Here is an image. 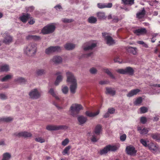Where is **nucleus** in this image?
Listing matches in <instances>:
<instances>
[{
  "instance_id": "nucleus-1",
  "label": "nucleus",
  "mask_w": 160,
  "mask_h": 160,
  "mask_svg": "<svg viewBox=\"0 0 160 160\" xmlns=\"http://www.w3.org/2000/svg\"><path fill=\"white\" fill-rule=\"evenodd\" d=\"M67 77V82L71 84L70 86L71 92L73 94L75 93L77 88L76 79L73 73L70 72L66 73Z\"/></svg>"
},
{
  "instance_id": "nucleus-2",
  "label": "nucleus",
  "mask_w": 160,
  "mask_h": 160,
  "mask_svg": "<svg viewBox=\"0 0 160 160\" xmlns=\"http://www.w3.org/2000/svg\"><path fill=\"white\" fill-rule=\"evenodd\" d=\"M37 51V44L34 43L28 44L23 48L24 53L29 57H33Z\"/></svg>"
},
{
  "instance_id": "nucleus-3",
  "label": "nucleus",
  "mask_w": 160,
  "mask_h": 160,
  "mask_svg": "<svg viewBox=\"0 0 160 160\" xmlns=\"http://www.w3.org/2000/svg\"><path fill=\"white\" fill-rule=\"evenodd\" d=\"M102 131V128L101 125L98 124L95 127L94 130L92 133L89 132L88 133V136H91L90 139L92 142H96L99 139L98 137L101 133Z\"/></svg>"
},
{
  "instance_id": "nucleus-4",
  "label": "nucleus",
  "mask_w": 160,
  "mask_h": 160,
  "mask_svg": "<svg viewBox=\"0 0 160 160\" xmlns=\"http://www.w3.org/2000/svg\"><path fill=\"white\" fill-rule=\"evenodd\" d=\"M82 109L83 107L81 104L77 103L73 104L70 108V114L73 117H76L79 111Z\"/></svg>"
},
{
  "instance_id": "nucleus-5",
  "label": "nucleus",
  "mask_w": 160,
  "mask_h": 160,
  "mask_svg": "<svg viewBox=\"0 0 160 160\" xmlns=\"http://www.w3.org/2000/svg\"><path fill=\"white\" fill-rule=\"evenodd\" d=\"M119 147V144L115 145H108L103 149L100 151V153L101 155L106 154L108 151H115L117 150Z\"/></svg>"
},
{
  "instance_id": "nucleus-6",
  "label": "nucleus",
  "mask_w": 160,
  "mask_h": 160,
  "mask_svg": "<svg viewBox=\"0 0 160 160\" xmlns=\"http://www.w3.org/2000/svg\"><path fill=\"white\" fill-rule=\"evenodd\" d=\"M55 28V26L52 24L48 25L43 28L41 32L43 34L50 33L54 32Z\"/></svg>"
},
{
  "instance_id": "nucleus-7",
  "label": "nucleus",
  "mask_w": 160,
  "mask_h": 160,
  "mask_svg": "<svg viewBox=\"0 0 160 160\" xmlns=\"http://www.w3.org/2000/svg\"><path fill=\"white\" fill-rule=\"evenodd\" d=\"M102 34L106 43L108 45H111L115 43L114 40L112 39L111 36L109 35L108 33L106 32H103Z\"/></svg>"
},
{
  "instance_id": "nucleus-8",
  "label": "nucleus",
  "mask_w": 160,
  "mask_h": 160,
  "mask_svg": "<svg viewBox=\"0 0 160 160\" xmlns=\"http://www.w3.org/2000/svg\"><path fill=\"white\" fill-rule=\"evenodd\" d=\"M96 46V43L91 41L85 43L83 46L82 47L84 51H87L93 49Z\"/></svg>"
},
{
  "instance_id": "nucleus-9",
  "label": "nucleus",
  "mask_w": 160,
  "mask_h": 160,
  "mask_svg": "<svg viewBox=\"0 0 160 160\" xmlns=\"http://www.w3.org/2000/svg\"><path fill=\"white\" fill-rule=\"evenodd\" d=\"M68 128V127L65 125H48L46 128L48 130H65Z\"/></svg>"
},
{
  "instance_id": "nucleus-10",
  "label": "nucleus",
  "mask_w": 160,
  "mask_h": 160,
  "mask_svg": "<svg viewBox=\"0 0 160 160\" xmlns=\"http://www.w3.org/2000/svg\"><path fill=\"white\" fill-rule=\"evenodd\" d=\"M61 50V48L59 47H50L45 50V52L46 54H48L54 52H59Z\"/></svg>"
},
{
  "instance_id": "nucleus-11",
  "label": "nucleus",
  "mask_w": 160,
  "mask_h": 160,
  "mask_svg": "<svg viewBox=\"0 0 160 160\" xmlns=\"http://www.w3.org/2000/svg\"><path fill=\"white\" fill-rule=\"evenodd\" d=\"M30 97L32 99H37L40 96V94L38 90L36 88L34 89L29 93Z\"/></svg>"
},
{
  "instance_id": "nucleus-12",
  "label": "nucleus",
  "mask_w": 160,
  "mask_h": 160,
  "mask_svg": "<svg viewBox=\"0 0 160 160\" xmlns=\"http://www.w3.org/2000/svg\"><path fill=\"white\" fill-rule=\"evenodd\" d=\"M14 136L17 137H23L25 138L29 137L31 136V133L26 132H16L13 134Z\"/></svg>"
},
{
  "instance_id": "nucleus-13",
  "label": "nucleus",
  "mask_w": 160,
  "mask_h": 160,
  "mask_svg": "<svg viewBox=\"0 0 160 160\" xmlns=\"http://www.w3.org/2000/svg\"><path fill=\"white\" fill-rule=\"evenodd\" d=\"M148 147L152 152H155L160 151V149L158 145L152 143H150L149 144Z\"/></svg>"
},
{
  "instance_id": "nucleus-14",
  "label": "nucleus",
  "mask_w": 160,
  "mask_h": 160,
  "mask_svg": "<svg viewBox=\"0 0 160 160\" xmlns=\"http://www.w3.org/2000/svg\"><path fill=\"white\" fill-rule=\"evenodd\" d=\"M127 153L131 155H135L137 152L135 148L132 146H127L126 148Z\"/></svg>"
},
{
  "instance_id": "nucleus-15",
  "label": "nucleus",
  "mask_w": 160,
  "mask_h": 160,
  "mask_svg": "<svg viewBox=\"0 0 160 160\" xmlns=\"http://www.w3.org/2000/svg\"><path fill=\"white\" fill-rule=\"evenodd\" d=\"M30 18V15L28 13H23L19 18L23 22H26Z\"/></svg>"
},
{
  "instance_id": "nucleus-16",
  "label": "nucleus",
  "mask_w": 160,
  "mask_h": 160,
  "mask_svg": "<svg viewBox=\"0 0 160 160\" xmlns=\"http://www.w3.org/2000/svg\"><path fill=\"white\" fill-rule=\"evenodd\" d=\"M98 7L99 8H111L112 6V4L111 3H99L97 4Z\"/></svg>"
},
{
  "instance_id": "nucleus-17",
  "label": "nucleus",
  "mask_w": 160,
  "mask_h": 160,
  "mask_svg": "<svg viewBox=\"0 0 160 160\" xmlns=\"http://www.w3.org/2000/svg\"><path fill=\"white\" fill-rule=\"evenodd\" d=\"M62 61V58L59 56H55L51 59L50 62H53L54 63L58 64L61 63Z\"/></svg>"
},
{
  "instance_id": "nucleus-18",
  "label": "nucleus",
  "mask_w": 160,
  "mask_h": 160,
  "mask_svg": "<svg viewBox=\"0 0 160 160\" xmlns=\"http://www.w3.org/2000/svg\"><path fill=\"white\" fill-rule=\"evenodd\" d=\"M137 129L139 132L142 135L147 134L149 131V129L147 128H143L142 127L138 126Z\"/></svg>"
},
{
  "instance_id": "nucleus-19",
  "label": "nucleus",
  "mask_w": 160,
  "mask_h": 160,
  "mask_svg": "<svg viewBox=\"0 0 160 160\" xmlns=\"http://www.w3.org/2000/svg\"><path fill=\"white\" fill-rule=\"evenodd\" d=\"M78 120L80 125L84 124L87 121V117L82 116H80L78 117Z\"/></svg>"
},
{
  "instance_id": "nucleus-20",
  "label": "nucleus",
  "mask_w": 160,
  "mask_h": 160,
  "mask_svg": "<svg viewBox=\"0 0 160 160\" xmlns=\"http://www.w3.org/2000/svg\"><path fill=\"white\" fill-rule=\"evenodd\" d=\"M147 31L145 28H141L136 30L134 33L138 35L143 34L146 33Z\"/></svg>"
},
{
  "instance_id": "nucleus-21",
  "label": "nucleus",
  "mask_w": 160,
  "mask_h": 160,
  "mask_svg": "<svg viewBox=\"0 0 160 160\" xmlns=\"http://www.w3.org/2000/svg\"><path fill=\"white\" fill-rule=\"evenodd\" d=\"M61 72H58L57 73L56 75H58V76L56 79L55 82L54 84L56 85H58L59 83L61 82L62 79L63 77L61 75H59V74H61Z\"/></svg>"
},
{
  "instance_id": "nucleus-22",
  "label": "nucleus",
  "mask_w": 160,
  "mask_h": 160,
  "mask_svg": "<svg viewBox=\"0 0 160 160\" xmlns=\"http://www.w3.org/2000/svg\"><path fill=\"white\" fill-rule=\"evenodd\" d=\"M106 93L114 96L116 94V91L114 88L107 87L106 88Z\"/></svg>"
},
{
  "instance_id": "nucleus-23",
  "label": "nucleus",
  "mask_w": 160,
  "mask_h": 160,
  "mask_svg": "<svg viewBox=\"0 0 160 160\" xmlns=\"http://www.w3.org/2000/svg\"><path fill=\"white\" fill-rule=\"evenodd\" d=\"M100 111L98 110L95 112H92L88 111H87L85 113L86 115L90 117H93L98 115Z\"/></svg>"
},
{
  "instance_id": "nucleus-24",
  "label": "nucleus",
  "mask_w": 160,
  "mask_h": 160,
  "mask_svg": "<svg viewBox=\"0 0 160 160\" xmlns=\"http://www.w3.org/2000/svg\"><path fill=\"white\" fill-rule=\"evenodd\" d=\"M140 91V90L138 89L132 90L131 91L127 94L128 97H131L134 95H136Z\"/></svg>"
},
{
  "instance_id": "nucleus-25",
  "label": "nucleus",
  "mask_w": 160,
  "mask_h": 160,
  "mask_svg": "<svg viewBox=\"0 0 160 160\" xmlns=\"http://www.w3.org/2000/svg\"><path fill=\"white\" fill-rule=\"evenodd\" d=\"M48 92L53 97H54L56 100H58L59 99V97L57 95V93L55 91L53 88H50Z\"/></svg>"
},
{
  "instance_id": "nucleus-26",
  "label": "nucleus",
  "mask_w": 160,
  "mask_h": 160,
  "mask_svg": "<svg viewBox=\"0 0 160 160\" xmlns=\"http://www.w3.org/2000/svg\"><path fill=\"white\" fill-rule=\"evenodd\" d=\"M127 50L128 52L131 53L134 55L136 54L137 53V48H136L131 47H127Z\"/></svg>"
},
{
  "instance_id": "nucleus-27",
  "label": "nucleus",
  "mask_w": 160,
  "mask_h": 160,
  "mask_svg": "<svg viewBox=\"0 0 160 160\" xmlns=\"http://www.w3.org/2000/svg\"><path fill=\"white\" fill-rule=\"evenodd\" d=\"M26 38L28 40H38L40 39V36L36 35H29L27 36Z\"/></svg>"
},
{
  "instance_id": "nucleus-28",
  "label": "nucleus",
  "mask_w": 160,
  "mask_h": 160,
  "mask_svg": "<svg viewBox=\"0 0 160 160\" xmlns=\"http://www.w3.org/2000/svg\"><path fill=\"white\" fill-rule=\"evenodd\" d=\"M11 157V155L10 153L5 152L3 154L2 160H10Z\"/></svg>"
},
{
  "instance_id": "nucleus-29",
  "label": "nucleus",
  "mask_w": 160,
  "mask_h": 160,
  "mask_svg": "<svg viewBox=\"0 0 160 160\" xmlns=\"http://www.w3.org/2000/svg\"><path fill=\"white\" fill-rule=\"evenodd\" d=\"M75 47V45L72 43H68L66 44L64 46L66 49L71 50L73 49Z\"/></svg>"
},
{
  "instance_id": "nucleus-30",
  "label": "nucleus",
  "mask_w": 160,
  "mask_h": 160,
  "mask_svg": "<svg viewBox=\"0 0 160 160\" xmlns=\"http://www.w3.org/2000/svg\"><path fill=\"white\" fill-rule=\"evenodd\" d=\"M9 66L6 64H4L1 67L0 70L2 72H7L9 70Z\"/></svg>"
},
{
  "instance_id": "nucleus-31",
  "label": "nucleus",
  "mask_w": 160,
  "mask_h": 160,
  "mask_svg": "<svg viewBox=\"0 0 160 160\" xmlns=\"http://www.w3.org/2000/svg\"><path fill=\"white\" fill-rule=\"evenodd\" d=\"M12 40V37L9 34H8L7 35V37L5 38L3 42L6 44H8L11 42Z\"/></svg>"
},
{
  "instance_id": "nucleus-32",
  "label": "nucleus",
  "mask_w": 160,
  "mask_h": 160,
  "mask_svg": "<svg viewBox=\"0 0 160 160\" xmlns=\"http://www.w3.org/2000/svg\"><path fill=\"white\" fill-rule=\"evenodd\" d=\"M145 12V11L144 9H143L142 10L137 13L136 15L137 17L138 18H142L144 16Z\"/></svg>"
},
{
  "instance_id": "nucleus-33",
  "label": "nucleus",
  "mask_w": 160,
  "mask_h": 160,
  "mask_svg": "<svg viewBox=\"0 0 160 160\" xmlns=\"http://www.w3.org/2000/svg\"><path fill=\"white\" fill-rule=\"evenodd\" d=\"M98 18L100 20L105 19L106 18L105 13L102 12H99L97 13Z\"/></svg>"
},
{
  "instance_id": "nucleus-34",
  "label": "nucleus",
  "mask_w": 160,
  "mask_h": 160,
  "mask_svg": "<svg viewBox=\"0 0 160 160\" xmlns=\"http://www.w3.org/2000/svg\"><path fill=\"white\" fill-rule=\"evenodd\" d=\"M97 18L93 16H91L89 17L88 19V22L90 23H95L97 22Z\"/></svg>"
},
{
  "instance_id": "nucleus-35",
  "label": "nucleus",
  "mask_w": 160,
  "mask_h": 160,
  "mask_svg": "<svg viewBox=\"0 0 160 160\" xmlns=\"http://www.w3.org/2000/svg\"><path fill=\"white\" fill-rule=\"evenodd\" d=\"M104 71L105 72L110 78L113 79H115V77L112 73L109 70L108 68L104 69Z\"/></svg>"
},
{
  "instance_id": "nucleus-36",
  "label": "nucleus",
  "mask_w": 160,
  "mask_h": 160,
  "mask_svg": "<svg viewBox=\"0 0 160 160\" xmlns=\"http://www.w3.org/2000/svg\"><path fill=\"white\" fill-rule=\"evenodd\" d=\"M12 120V118L11 117H4L0 119V121L8 122Z\"/></svg>"
},
{
  "instance_id": "nucleus-37",
  "label": "nucleus",
  "mask_w": 160,
  "mask_h": 160,
  "mask_svg": "<svg viewBox=\"0 0 160 160\" xmlns=\"http://www.w3.org/2000/svg\"><path fill=\"white\" fill-rule=\"evenodd\" d=\"M134 0H122L123 3L125 5H131L134 2Z\"/></svg>"
},
{
  "instance_id": "nucleus-38",
  "label": "nucleus",
  "mask_w": 160,
  "mask_h": 160,
  "mask_svg": "<svg viewBox=\"0 0 160 160\" xmlns=\"http://www.w3.org/2000/svg\"><path fill=\"white\" fill-rule=\"evenodd\" d=\"M15 80L16 82L21 83H24L26 81V79L24 78L20 77L16 78Z\"/></svg>"
},
{
  "instance_id": "nucleus-39",
  "label": "nucleus",
  "mask_w": 160,
  "mask_h": 160,
  "mask_svg": "<svg viewBox=\"0 0 160 160\" xmlns=\"http://www.w3.org/2000/svg\"><path fill=\"white\" fill-rule=\"evenodd\" d=\"M62 91L64 94H67L68 92V87L65 85H63L62 87Z\"/></svg>"
},
{
  "instance_id": "nucleus-40",
  "label": "nucleus",
  "mask_w": 160,
  "mask_h": 160,
  "mask_svg": "<svg viewBox=\"0 0 160 160\" xmlns=\"http://www.w3.org/2000/svg\"><path fill=\"white\" fill-rule=\"evenodd\" d=\"M152 138L156 140H160V134L155 133L152 135Z\"/></svg>"
},
{
  "instance_id": "nucleus-41",
  "label": "nucleus",
  "mask_w": 160,
  "mask_h": 160,
  "mask_svg": "<svg viewBox=\"0 0 160 160\" xmlns=\"http://www.w3.org/2000/svg\"><path fill=\"white\" fill-rule=\"evenodd\" d=\"M126 74L129 73L130 74H132L133 73V69L129 67H127L125 68Z\"/></svg>"
},
{
  "instance_id": "nucleus-42",
  "label": "nucleus",
  "mask_w": 160,
  "mask_h": 160,
  "mask_svg": "<svg viewBox=\"0 0 160 160\" xmlns=\"http://www.w3.org/2000/svg\"><path fill=\"white\" fill-rule=\"evenodd\" d=\"M12 77V76L11 75H7L1 79V80L2 82L6 81L10 79Z\"/></svg>"
},
{
  "instance_id": "nucleus-43",
  "label": "nucleus",
  "mask_w": 160,
  "mask_h": 160,
  "mask_svg": "<svg viewBox=\"0 0 160 160\" xmlns=\"http://www.w3.org/2000/svg\"><path fill=\"white\" fill-rule=\"evenodd\" d=\"M71 148V147L70 146H68L66 147L62 152L63 155H65L66 154H68V152Z\"/></svg>"
},
{
  "instance_id": "nucleus-44",
  "label": "nucleus",
  "mask_w": 160,
  "mask_h": 160,
  "mask_svg": "<svg viewBox=\"0 0 160 160\" xmlns=\"http://www.w3.org/2000/svg\"><path fill=\"white\" fill-rule=\"evenodd\" d=\"M142 101V99L141 97L137 98L134 102V104L136 105H138L140 104Z\"/></svg>"
},
{
  "instance_id": "nucleus-45",
  "label": "nucleus",
  "mask_w": 160,
  "mask_h": 160,
  "mask_svg": "<svg viewBox=\"0 0 160 160\" xmlns=\"http://www.w3.org/2000/svg\"><path fill=\"white\" fill-rule=\"evenodd\" d=\"M140 110L141 113H145L148 112V108L146 107H142L140 108Z\"/></svg>"
},
{
  "instance_id": "nucleus-46",
  "label": "nucleus",
  "mask_w": 160,
  "mask_h": 160,
  "mask_svg": "<svg viewBox=\"0 0 160 160\" xmlns=\"http://www.w3.org/2000/svg\"><path fill=\"white\" fill-rule=\"evenodd\" d=\"M35 140L37 142L42 143L45 142V140L41 137H38L35 138Z\"/></svg>"
},
{
  "instance_id": "nucleus-47",
  "label": "nucleus",
  "mask_w": 160,
  "mask_h": 160,
  "mask_svg": "<svg viewBox=\"0 0 160 160\" xmlns=\"http://www.w3.org/2000/svg\"><path fill=\"white\" fill-rule=\"evenodd\" d=\"M140 142L145 147H148L147 142L146 140L144 139H142L140 140Z\"/></svg>"
},
{
  "instance_id": "nucleus-48",
  "label": "nucleus",
  "mask_w": 160,
  "mask_h": 160,
  "mask_svg": "<svg viewBox=\"0 0 160 160\" xmlns=\"http://www.w3.org/2000/svg\"><path fill=\"white\" fill-rule=\"evenodd\" d=\"M116 72L118 73H119L121 74H126V71L125 68L123 69H120L116 70Z\"/></svg>"
},
{
  "instance_id": "nucleus-49",
  "label": "nucleus",
  "mask_w": 160,
  "mask_h": 160,
  "mask_svg": "<svg viewBox=\"0 0 160 160\" xmlns=\"http://www.w3.org/2000/svg\"><path fill=\"white\" fill-rule=\"evenodd\" d=\"M45 72V71L43 69H38L37 71V74L39 75H42Z\"/></svg>"
},
{
  "instance_id": "nucleus-50",
  "label": "nucleus",
  "mask_w": 160,
  "mask_h": 160,
  "mask_svg": "<svg viewBox=\"0 0 160 160\" xmlns=\"http://www.w3.org/2000/svg\"><path fill=\"white\" fill-rule=\"evenodd\" d=\"M89 72L92 74H95L97 72V70L95 68L92 67L90 69Z\"/></svg>"
},
{
  "instance_id": "nucleus-51",
  "label": "nucleus",
  "mask_w": 160,
  "mask_h": 160,
  "mask_svg": "<svg viewBox=\"0 0 160 160\" xmlns=\"http://www.w3.org/2000/svg\"><path fill=\"white\" fill-rule=\"evenodd\" d=\"M62 21L64 23H69L72 22L73 20L72 19L62 18Z\"/></svg>"
},
{
  "instance_id": "nucleus-52",
  "label": "nucleus",
  "mask_w": 160,
  "mask_h": 160,
  "mask_svg": "<svg viewBox=\"0 0 160 160\" xmlns=\"http://www.w3.org/2000/svg\"><path fill=\"white\" fill-rule=\"evenodd\" d=\"M69 140L68 138H66L63 141L62 143V144L63 146H66L69 142Z\"/></svg>"
},
{
  "instance_id": "nucleus-53",
  "label": "nucleus",
  "mask_w": 160,
  "mask_h": 160,
  "mask_svg": "<svg viewBox=\"0 0 160 160\" xmlns=\"http://www.w3.org/2000/svg\"><path fill=\"white\" fill-rule=\"evenodd\" d=\"M140 122L142 124H145L147 121V119L146 117H142L140 118Z\"/></svg>"
},
{
  "instance_id": "nucleus-54",
  "label": "nucleus",
  "mask_w": 160,
  "mask_h": 160,
  "mask_svg": "<svg viewBox=\"0 0 160 160\" xmlns=\"http://www.w3.org/2000/svg\"><path fill=\"white\" fill-rule=\"evenodd\" d=\"M126 138V135L125 134H123L121 135L120 137V140L122 141H124Z\"/></svg>"
},
{
  "instance_id": "nucleus-55",
  "label": "nucleus",
  "mask_w": 160,
  "mask_h": 160,
  "mask_svg": "<svg viewBox=\"0 0 160 160\" xmlns=\"http://www.w3.org/2000/svg\"><path fill=\"white\" fill-rule=\"evenodd\" d=\"M0 145L2 146H5L6 145L5 142V140L4 139H2L0 140Z\"/></svg>"
},
{
  "instance_id": "nucleus-56",
  "label": "nucleus",
  "mask_w": 160,
  "mask_h": 160,
  "mask_svg": "<svg viewBox=\"0 0 160 160\" xmlns=\"http://www.w3.org/2000/svg\"><path fill=\"white\" fill-rule=\"evenodd\" d=\"M115 111V110L113 108H108V112L111 114H113Z\"/></svg>"
},
{
  "instance_id": "nucleus-57",
  "label": "nucleus",
  "mask_w": 160,
  "mask_h": 160,
  "mask_svg": "<svg viewBox=\"0 0 160 160\" xmlns=\"http://www.w3.org/2000/svg\"><path fill=\"white\" fill-rule=\"evenodd\" d=\"M30 19V21L28 22V23L31 25L33 24L35 22V20L33 18H29Z\"/></svg>"
},
{
  "instance_id": "nucleus-58",
  "label": "nucleus",
  "mask_w": 160,
  "mask_h": 160,
  "mask_svg": "<svg viewBox=\"0 0 160 160\" xmlns=\"http://www.w3.org/2000/svg\"><path fill=\"white\" fill-rule=\"evenodd\" d=\"M108 83V82L105 80H102L99 82V83L101 85H104L107 84Z\"/></svg>"
},
{
  "instance_id": "nucleus-59",
  "label": "nucleus",
  "mask_w": 160,
  "mask_h": 160,
  "mask_svg": "<svg viewBox=\"0 0 160 160\" xmlns=\"http://www.w3.org/2000/svg\"><path fill=\"white\" fill-rule=\"evenodd\" d=\"M0 98L2 99H5L6 98V96L3 93H0Z\"/></svg>"
},
{
  "instance_id": "nucleus-60",
  "label": "nucleus",
  "mask_w": 160,
  "mask_h": 160,
  "mask_svg": "<svg viewBox=\"0 0 160 160\" xmlns=\"http://www.w3.org/2000/svg\"><path fill=\"white\" fill-rule=\"evenodd\" d=\"M110 114L108 111V112L105 113V114L103 115V117L104 118H108L110 116Z\"/></svg>"
},
{
  "instance_id": "nucleus-61",
  "label": "nucleus",
  "mask_w": 160,
  "mask_h": 160,
  "mask_svg": "<svg viewBox=\"0 0 160 160\" xmlns=\"http://www.w3.org/2000/svg\"><path fill=\"white\" fill-rule=\"evenodd\" d=\"M119 59V57H117V58H115L114 59V62H118L119 63H122V62H120V61L118 60V59Z\"/></svg>"
},
{
  "instance_id": "nucleus-62",
  "label": "nucleus",
  "mask_w": 160,
  "mask_h": 160,
  "mask_svg": "<svg viewBox=\"0 0 160 160\" xmlns=\"http://www.w3.org/2000/svg\"><path fill=\"white\" fill-rule=\"evenodd\" d=\"M54 8L57 10H60L62 8L61 6L59 5L55 6Z\"/></svg>"
},
{
  "instance_id": "nucleus-63",
  "label": "nucleus",
  "mask_w": 160,
  "mask_h": 160,
  "mask_svg": "<svg viewBox=\"0 0 160 160\" xmlns=\"http://www.w3.org/2000/svg\"><path fill=\"white\" fill-rule=\"evenodd\" d=\"M112 18L113 22H117L118 20V18L117 17L113 18Z\"/></svg>"
},
{
  "instance_id": "nucleus-64",
  "label": "nucleus",
  "mask_w": 160,
  "mask_h": 160,
  "mask_svg": "<svg viewBox=\"0 0 160 160\" xmlns=\"http://www.w3.org/2000/svg\"><path fill=\"white\" fill-rule=\"evenodd\" d=\"M152 87H160V84H156L153 85L152 86Z\"/></svg>"
}]
</instances>
